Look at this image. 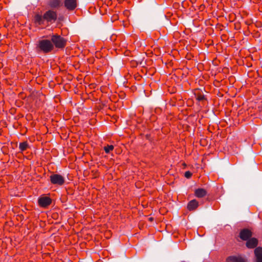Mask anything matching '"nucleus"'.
Instances as JSON below:
<instances>
[{
    "mask_svg": "<svg viewBox=\"0 0 262 262\" xmlns=\"http://www.w3.org/2000/svg\"><path fill=\"white\" fill-rule=\"evenodd\" d=\"M57 19V13L56 11L49 9L46 11L43 15L36 13L33 17V23L37 26L43 25L45 23L52 24Z\"/></svg>",
    "mask_w": 262,
    "mask_h": 262,
    "instance_id": "f257e3e1",
    "label": "nucleus"
},
{
    "mask_svg": "<svg viewBox=\"0 0 262 262\" xmlns=\"http://www.w3.org/2000/svg\"><path fill=\"white\" fill-rule=\"evenodd\" d=\"M37 48L43 53H48L54 49L52 42L48 39H43L39 41Z\"/></svg>",
    "mask_w": 262,
    "mask_h": 262,
    "instance_id": "f03ea898",
    "label": "nucleus"
},
{
    "mask_svg": "<svg viewBox=\"0 0 262 262\" xmlns=\"http://www.w3.org/2000/svg\"><path fill=\"white\" fill-rule=\"evenodd\" d=\"M51 41L53 45L57 48L63 49L67 44V40L58 34L53 35Z\"/></svg>",
    "mask_w": 262,
    "mask_h": 262,
    "instance_id": "7ed1b4c3",
    "label": "nucleus"
},
{
    "mask_svg": "<svg viewBox=\"0 0 262 262\" xmlns=\"http://www.w3.org/2000/svg\"><path fill=\"white\" fill-rule=\"evenodd\" d=\"M51 183L53 185L61 186L65 182L64 178L59 174L53 173L50 177Z\"/></svg>",
    "mask_w": 262,
    "mask_h": 262,
    "instance_id": "20e7f679",
    "label": "nucleus"
},
{
    "mask_svg": "<svg viewBox=\"0 0 262 262\" xmlns=\"http://www.w3.org/2000/svg\"><path fill=\"white\" fill-rule=\"evenodd\" d=\"M252 236V231L248 229H243L241 230L239 233V237L243 240L246 241Z\"/></svg>",
    "mask_w": 262,
    "mask_h": 262,
    "instance_id": "39448f33",
    "label": "nucleus"
},
{
    "mask_svg": "<svg viewBox=\"0 0 262 262\" xmlns=\"http://www.w3.org/2000/svg\"><path fill=\"white\" fill-rule=\"evenodd\" d=\"M258 244V240L255 237H250L246 241V246L248 249H254L257 247Z\"/></svg>",
    "mask_w": 262,
    "mask_h": 262,
    "instance_id": "423d86ee",
    "label": "nucleus"
},
{
    "mask_svg": "<svg viewBox=\"0 0 262 262\" xmlns=\"http://www.w3.org/2000/svg\"><path fill=\"white\" fill-rule=\"evenodd\" d=\"M51 198L48 196L40 197L38 200L39 205L42 207H47L51 204Z\"/></svg>",
    "mask_w": 262,
    "mask_h": 262,
    "instance_id": "0eeeda50",
    "label": "nucleus"
},
{
    "mask_svg": "<svg viewBox=\"0 0 262 262\" xmlns=\"http://www.w3.org/2000/svg\"><path fill=\"white\" fill-rule=\"evenodd\" d=\"M64 7L69 11L74 10L77 7L76 0H64Z\"/></svg>",
    "mask_w": 262,
    "mask_h": 262,
    "instance_id": "6e6552de",
    "label": "nucleus"
},
{
    "mask_svg": "<svg viewBox=\"0 0 262 262\" xmlns=\"http://www.w3.org/2000/svg\"><path fill=\"white\" fill-rule=\"evenodd\" d=\"M255 262H262V247H258L254 250Z\"/></svg>",
    "mask_w": 262,
    "mask_h": 262,
    "instance_id": "1a4fd4ad",
    "label": "nucleus"
},
{
    "mask_svg": "<svg viewBox=\"0 0 262 262\" xmlns=\"http://www.w3.org/2000/svg\"><path fill=\"white\" fill-rule=\"evenodd\" d=\"M63 0H49L48 6L51 8H58L62 6Z\"/></svg>",
    "mask_w": 262,
    "mask_h": 262,
    "instance_id": "9d476101",
    "label": "nucleus"
},
{
    "mask_svg": "<svg viewBox=\"0 0 262 262\" xmlns=\"http://www.w3.org/2000/svg\"><path fill=\"white\" fill-rule=\"evenodd\" d=\"M226 262H245V260L241 256H230L226 259Z\"/></svg>",
    "mask_w": 262,
    "mask_h": 262,
    "instance_id": "9b49d317",
    "label": "nucleus"
},
{
    "mask_svg": "<svg viewBox=\"0 0 262 262\" xmlns=\"http://www.w3.org/2000/svg\"><path fill=\"white\" fill-rule=\"evenodd\" d=\"M199 206V203L196 200L190 201L187 204V209L189 211L195 210Z\"/></svg>",
    "mask_w": 262,
    "mask_h": 262,
    "instance_id": "f8f14e48",
    "label": "nucleus"
},
{
    "mask_svg": "<svg viewBox=\"0 0 262 262\" xmlns=\"http://www.w3.org/2000/svg\"><path fill=\"white\" fill-rule=\"evenodd\" d=\"M207 194V191L203 188H198L195 190L194 195L197 198H201Z\"/></svg>",
    "mask_w": 262,
    "mask_h": 262,
    "instance_id": "ddd939ff",
    "label": "nucleus"
},
{
    "mask_svg": "<svg viewBox=\"0 0 262 262\" xmlns=\"http://www.w3.org/2000/svg\"><path fill=\"white\" fill-rule=\"evenodd\" d=\"M29 147L27 142H24L19 143V148L21 151L26 150Z\"/></svg>",
    "mask_w": 262,
    "mask_h": 262,
    "instance_id": "4468645a",
    "label": "nucleus"
},
{
    "mask_svg": "<svg viewBox=\"0 0 262 262\" xmlns=\"http://www.w3.org/2000/svg\"><path fill=\"white\" fill-rule=\"evenodd\" d=\"M114 149V146L112 145H107L104 147V150L106 154L110 153V152L113 150Z\"/></svg>",
    "mask_w": 262,
    "mask_h": 262,
    "instance_id": "2eb2a0df",
    "label": "nucleus"
},
{
    "mask_svg": "<svg viewBox=\"0 0 262 262\" xmlns=\"http://www.w3.org/2000/svg\"><path fill=\"white\" fill-rule=\"evenodd\" d=\"M195 96L196 99L199 101H202L205 99V97L203 95H202L201 93H198L195 94Z\"/></svg>",
    "mask_w": 262,
    "mask_h": 262,
    "instance_id": "dca6fc26",
    "label": "nucleus"
},
{
    "mask_svg": "<svg viewBox=\"0 0 262 262\" xmlns=\"http://www.w3.org/2000/svg\"><path fill=\"white\" fill-rule=\"evenodd\" d=\"M184 176L187 178H190L192 176V173L189 171H187L185 172Z\"/></svg>",
    "mask_w": 262,
    "mask_h": 262,
    "instance_id": "f3484780",
    "label": "nucleus"
},
{
    "mask_svg": "<svg viewBox=\"0 0 262 262\" xmlns=\"http://www.w3.org/2000/svg\"><path fill=\"white\" fill-rule=\"evenodd\" d=\"M149 220L150 221H152V217H150V218L149 219Z\"/></svg>",
    "mask_w": 262,
    "mask_h": 262,
    "instance_id": "a211bd4d",
    "label": "nucleus"
}]
</instances>
